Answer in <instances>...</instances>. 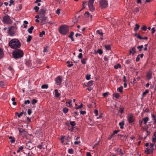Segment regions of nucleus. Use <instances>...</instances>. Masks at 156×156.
<instances>
[{
	"label": "nucleus",
	"mask_w": 156,
	"mask_h": 156,
	"mask_svg": "<svg viewBox=\"0 0 156 156\" xmlns=\"http://www.w3.org/2000/svg\"><path fill=\"white\" fill-rule=\"evenodd\" d=\"M20 41L17 39L14 38L12 39L9 43V46L12 48L17 49L21 46Z\"/></svg>",
	"instance_id": "obj_1"
},
{
	"label": "nucleus",
	"mask_w": 156,
	"mask_h": 156,
	"mask_svg": "<svg viewBox=\"0 0 156 156\" xmlns=\"http://www.w3.org/2000/svg\"><path fill=\"white\" fill-rule=\"evenodd\" d=\"M24 55L23 51L20 49L15 50L12 52V55L13 58L16 59L20 58L22 57Z\"/></svg>",
	"instance_id": "obj_2"
},
{
	"label": "nucleus",
	"mask_w": 156,
	"mask_h": 156,
	"mask_svg": "<svg viewBox=\"0 0 156 156\" xmlns=\"http://www.w3.org/2000/svg\"><path fill=\"white\" fill-rule=\"evenodd\" d=\"M69 28L66 26H60L59 29V33L63 35L66 34L69 31Z\"/></svg>",
	"instance_id": "obj_3"
},
{
	"label": "nucleus",
	"mask_w": 156,
	"mask_h": 156,
	"mask_svg": "<svg viewBox=\"0 0 156 156\" xmlns=\"http://www.w3.org/2000/svg\"><path fill=\"white\" fill-rule=\"evenodd\" d=\"M10 18V17L8 15L4 16L3 18V23L6 24H11L12 22V20Z\"/></svg>",
	"instance_id": "obj_4"
},
{
	"label": "nucleus",
	"mask_w": 156,
	"mask_h": 156,
	"mask_svg": "<svg viewBox=\"0 0 156 156\" xmlns=\"http://www.w3.org/2000/svg\"><path fill=\"white\" fill-rule=\"evenodd\" d=\"M99 3L100 7L102 9H105L108 6V2L106 0H100Z\"/></svg>",
	"instance_id": "obj_5"
},
{
	"label": "nucleus",
	"mask_w": 156,
	"mask_h": 156,
	"mask_svg": "<svg viewBox=\"0 0 156 156\" xmlns=\"http://www.w3.org/2000/svg\"><path fill=\"white\" fill-rule=\"evenodd\" d=\"M133 117V114H130L128 115L127 120L129 123H132L135 121V119Z\"/></svg>",
	"instance_id": "obj_6"
},
{
	"label": "nucleus",
	"mask_w": 156,
	"mask_h": 156,
	"mask_svg": "<svg viewBox=\"0 0 156 156\" xmlns=\"http://www.w3.org/2000/svg\"><path fill=\"white\" fill-rule=\"evenodd\" d=\"M33 148V145L30 142L27 143L25 146V148L28 150H31Z\"/></svg>",
	"instance_id": "obj_7"
},
{
	"label": "nucleus",
	"mask_w": 156,
	"mask_h": 156,
	"mask_svg": "<svg viewBox=\"0 0 156 156\" xmlns=\"http://www.w3.org/2000/svg\"><path fill=\"white\" fill-rule=\"evenodd\" d=\"M15 32L10 28L8 30V33L10 36H13L15 34Z\"/></svg>",
	"instance_id": "obj_8"
},
{
	"label": "nucleus",
	"mask_w": 156,
	"mask_h": 156,
	"mask_svg": "<svg viewBox=\"0 0 156 156\" xmlns=\"http://www.w3.org/2000/svg\"><path fill=\"white\" fill-rule=\"evenodd\" d=\"M55 81L58 85H60L62 82V78L59 76L56 79Z\"/></svg>",
	"instance_id": "obj_9"
},
{
	"label": "nucleus",
	"mask_w": 156,
	"mask_h": 156,
	"mask_svg": "<svg viewBox=\"0 0 156 156\" xmlns=\"http://www.w3.org/2000/svg\"><path fill=\"white\" fill-rule=\"evenodd\" d=\"M88 5L91 11L93 12L94 11L95 9L93 6V4L88 3Z\"/></svg>",
	"instance_id": "obj_10"
},
{
	"label": "nucleus",
	"mask_w": 156,
	"mask_h": 156,
	"mask_svg": "<svg viewBox=\"0 0 156 156\" xmlns=\"http://www.w3.org/2000/svg\"><path fill=\"white\" fill-rule=\"evenodd\" d=\"M152 73L151 71L147 72V80H149L152 78Z\"/></svg>",
	"instance_id": "obj_11"
},
{
	"label": "nucleus",
	"mask_w": 156,
	"mask_h": 156,
	"mask_svg": "<svg viewBox=\"0 0 156 156\" xmlns=\"http://www.w3.org/2000/svg\"><path fill=\"white\" fill-rule=\"evenodd\" d=\"M129 52L130 55L132 54V55H133L136 52V48L135 47H134L132 48L129 50Z\"/></svg>",
	"instance_id": "obj_12"
},
{
	"label": "nucleus",
	"mask_w": 156,
	"mask_h": 156,
	"mask_svg": "<svg viewBox=\"0 0 156 156\" xmlns=\"http://www.w3.org/2000/svg\"><path fill=\"white\" fill-rule=\"evenodd\" d=\"M153 149H149L147 148L145 152L147 154H151L153 153Z\"/></svg>",
	"instance_id": "obj_13"
},
{
	"label": "nucleus",
	"mask_w": 156,
	"mask_h": 156,
	"mask_svg": "<svg viewBox=\"0 0 156 156\" xmlns=\"http://www.w3.org/2000/svg\"><path fill=\"white\" fill-rule=\"evenodd\" d=\"M41 20L43 22L44 21L47 19V17H46L45 15H40Z\"/></svg>",
	"instance_id": "obj_14"
},
{
	"label": "nucleus",
	"mask_w": 156,
	"mask_h": 156,
	"mask_svg": "<svg viewBox=\"0 0 156 156\" xmlns=\"http://www.w3.org/2000/svg\"><path fill=\"white\" fill-rule=\"evenodd\" d=\"M74 35V32L72 31L70 33V35L69 36V37L71 39V40L72 41H74V40L73 37Z\"/></svg>",
	"instance_id": "obj_15"
},
{
	"label": "nucleus",
	"mask_w": 156,
	"mask_h": 156,
	"mask_svg": "<svg viewBox=\"0 0 156 156\" xmlns=\"http://www.w3.org/2000/svg\"><path fill=\"white\" fill-rule=\"evenodd\" d=\"M144 56L143 54H139L138 55L136 59V62H138L140 60V57L142 58Z\"/></svg>",
	"instance_id": "obj_16"
},
{
	"label": "nucleus",
	"mask_w": 156,
	"mask_h": 156,
	"mask_svg": "<svg viewBox=\"0 0 156 156\" xmlns=\"http://www.w3.org/2000/svg\"><path fill=\"white\" fill-rule=\"evenodd\" d=\"M142 120L143 121L144 124H146L147 122L149 121V118L147 117H145L142 119Z\"/></svg>",
	"instance_id": "obj_17"
},
{
	"label": "nucleus",
	"mask_w": 156,
	"mask_h": 156,
	"mask_svg": "<svg viewBox=\"0 0 156 156\" xmlns=\"http://www.w3.org/2000/svg\"><path fill=\"white\" fill-rule=\"evenodd\" d=\"M9 138L10 140V141L12 143H14L15 141V140L14 137L12 136H9Z\"/></svg>",
	"instance_id": "obj_18"
},
{
	"label": "nucleus",
	"mask_w": 156,
	"mask_h": 156,
	"mask_svg": "<svg viewBox=\"0 0 156 156\" xmlns=\"http://www.w3.org/2000/svg\"><path fill=\"white\" fill-rule=\"evenodd\" d=\"M55 97L58 98L60 96V94L58 92V90L57 89H56L55 90Z\"/></svg>",
	"instance_id": "obj_19"
},
{
	"label": "nucleus",
	"mask_w": 156,
	"mask_h": 156,
	"mask_svg": "<svg viewBox=\"0 0 156 156\" xmlns=\"http://www.w3.org/2000/svg\"><path fill=\"white\" fill-rule=\"evenodd\" d=\"M46 11V10L44 9H41L40 11V15H45Z\"/></svg>",
	"instance_id": "obj_20"
},
{
	"label": "nucleus",
	"mask_w": 156,
	"mask_h": 156,
	"mask_svg": "<svg viewBox=\"0 0 156 156\" xmlns=\"http://www.w3.org/2000/svg\"><path fill=\"white\" fill-rule=\"evenodd\" d=\"M152 141L154 143L156 142V133L154 132V133L153 136L152 137Z\"/></svg>",
	"instance_id": "obj_21"
},
{
	"label": "nucleus",
	"mask_w": 156,
	"mask_h": 156,
	"mask_svg": "<svg viewBox=\"0 0 156 156\" xmlns=\"http://www.w3.org/2000/svg\"><path fill=\"white\" fill-rule=\"evenodd\" d=\"M124 123H125L124 121L123 120L122 121V122L119 123V125L120 126V128L121 129H122L123 128H124L123 126L124 125Z\"/></svg>",
	"instance_id": "obj_22"
},
{
	"label": "nucleus",
	"mask_w": 156,
	"mask_h": 156,
	"mask_svg": "<svg viewBox=\"0 0 156 156\" xmlns=\"http://www.w3.org/2000/svg\"><path fill=\"white\" fill-rule=\"evenodd\" d=\"M34 29V27L33 26H31L28 30V32L30 33L31 34L32 33V31Z\"/></svg>",
	"instance_id": "obj_23"
},
{
	"label": "nucleus",
	"mask_w": 156,
	"mask_h": 156,
	"mask_svg": "<svg viewBox=\"0 0 156 156\" xmlns=\"http://www.w3.org/2000/svg\"><path fill=\"white\" fill-rule=\"evenodd\" d=\"M23 112H20V113H19L18 112H16L15 113V115H17L18 117V118H20L21 116L23 115Z\"/></svg>",
	"instance_id": "obj_24"
},
{
	"label": "nucleus",
	"mask_w": 156,
	"mask_h": 156,
	"mask_svg": "<svg viewBox=\"0 0 156 156\" xmlns=\"http://www.w3.org/2000/svg\"><path fill=\"white\" fill-rule=\"evenodd\" d=\"M10 28L13 30L15 32L17 29V27L16 25L11 26Z\"/></svg>",
	"instance_id": "obj_25"
},
{
	"label": "nucleus",
	"mask_w": 156,
	"mask_h": 156,
	"mask_svg": "<svg viewBox=\"0 0 156 156\" xmlns=\"http://www.w3.org/2000/svg\"><path fill=\"white\" fill-rule=\"evenodd\" d=\"M123 89V87L122 86H121L117 89V91L120 93H122L123 92L122 90Z\"/></svg>",
	"instance_id": "obj_26"
},
{
	"label": "nucleus",
	"mask_w": 156,
	"mask_h": 156,
	"mask_svg": "<svg viewBox=\"0 0 156 156\" xmlns=\"http://www.w3.org/2000/svg\"><path fill=\"white\" fill-rule=\"evenodd\" d=\"M3 56V51L1 48H0V59H1Z\"/></svg>",
	"instance_id": "obj_27"
},
{
	"label": "nucleus",
	"mask_w": 156,
	"mask_h": 156,
	"mask_svg": "<svg viewBox=\"0 0 156 156\" xmlns=\"http://www.w3.org/2000/svg\"><path fill=\"white\" fill-rule=\"evenodd\" d=\"M66 63L68 64V66L69 67H71L73 65V62H70L69 61H67Z\"/></svg>",
	"instance_id": "obj_28"
},
{
	"label": "nucleus",
	"mask_w": 156,
	"mask_h": 156,
	"mask_svg": "<svg viewBox=\"0 0 156 156\" xmlns=\"http://www.w3.org/2000/svg\"><path fill=\"white\" fill-rule=\"evenodd\" d=\"M140 25L137 24H136L135 27L134 29V31H137L140 28Z\"/></svg>",
	"instance_id": "obj_29"
},
{
	"label": "nucleus",
	"mask_w": 156,
	"mask_h": 156,
	"mask_svg": "<svg viewBox=\"0 0 156 156\" xmlns=\"http://www.w3.org/2000/svg\"><path fill=\"white\" fill-rule=\"evenodd\" d=\"M105 47L107 50H109L111 49V47L110 45H105Z\"/></svg>",
	"instance_id": "obj_30"
},
{
	"label": "nucleus",
	"mask_w": 156,
	"mask_h": 156,
	"mask_svg": "<svg viewBox=\"0 0 156 156\" xmlns=\"http://www.w3.org/2000/svg\"><path fill=\"white\" fill-rule=\"evenodd\" d=\"M121 67V66L120 64L119 63H118L116 65H115L114 66V68L115 69H117L118 68H120Z\"/></svg>",
	"instance_id": "obj_31"
},
{
	"label": "nucleus",
	"mask_w": 156,
	"mask_h": 156,
	"mask_svg": "<svg viewBox=\"0 0 156 156\" xmlns=\"http://www.w3.org/2000/svg\"><path fill=\"white\" fill-rule=\"evenodd\" d=\"M48 85L46 84H43L41 86V88L42 89H46L48 88Z\"/></svg>",
	"instance_id": "obj_32"
},
{
	"label": "nucleus",
	"mask_w": 156,
	"mask_h": 156,
	"mask_svg": "<svg viewBox=\"0 0 156 156\" xmlns=\"http://www.w3.org/2000/svg\"><path fill=\"white\" fill-rule=\"evenodd\" d=\"M113 96L116 98H118L120 95L119 94L117 93H115L113 94Z\"/></svg>",
	"instance_id": "obj_33"
},
{
	"label": "nucleus",
	"mask_w": 156,
	"mask_h": 156,
	"mask_svg": "<svg viewBox=\"0 0 156 156\" xmlns=\"http://www.w3.org/2000/svg\"><path fill=\"white\" fill-rule=\"evenodd\" d=\"M86 58H83L81 59V62L83 64H85L86 63Z\"/></svg>",
	"instance_id": "obj_34"
},
{
	"label": "nucleus",
	"mask_w": 156,
	"mask_h": 156,
	"mask_svg": "<svg viewBox=\"0 0 156 156\" xmlns=\"http://www.w3.org/2000/svg\"><path fill=\"white\" fill-rule=\"evenodd\" d=\"M62 111L64 113H66L68 112V109L66 108H64L62 109Z\"/></svg>",
	"instance_id": "obj_35"
},
{
	"label": "nucleus",
	"mask_w": 156,
	"mask_h": 156,
	"mask_svg": "<svg viewBox=\"0 0 156 156\" xmlns=\"http://www.w3.org/2000/svg\"><path fill=\"white\" fill-rule=\"evenodd\" d=\"M93 82H94V81L92 80H91V81L88 82L87 83V85L89 87H90V86H91L93 84Z\"/></svg>",
	"instance_id": "obj_36"
},
{
	"label": "nucleus",
	"mask_w": 156,
	"mask_h": 156,
	"mask_svg": "<svg viewBox=\"0 0 156 156\" xmlns=\"http://www.w3.org/2000/svg\"><path fill=\"white\" fill-rule=\"evenodd\" d=\"M135 36L140 40L143 39V37L137 34H135Z\"/></svg>",
	"instance_id": "obj_37"
},
{
	"label": "nucleus",
	"mask_w": 156,
	"mask_h": 156,
	"mask_svg": "<svg viewBox=\"0 0 156 156\" xmlns=\"http://www.w3.org/2000/svg\"><path fill=\"white\" fill-rule=\"evenodd\" d=\"M149 92V90L147 89L142 94V96L143 97H144L145 96L146 94Z\"/></svg>",
	"instance_id": "obj_38"
},
{
	"label": "nucleus",
	"mask_w": 156,
	"mask_h": 156,
	"mask_svg": "<svg viewBox=\"0 0 156 156\" xmlns=\"http://www.w3.org/2000/svg\"><path fill=\"white\" fill-rule=\"evenodd\" d=\"M28 37L27 40V42H29L31 41L32 38V37L31 35H29Z\"/></svg>",
	"instance_id": "obj_39"
},
{
	"label": "nucleus",
	"mask_w": 156,
	"mask_h": 156,
	"mask_svg": "<svg viewBox=\"0 0 156 156\" xmlns=\"http://www.w3.org/2000/svg\"><path fill=\"white\" fill-rule=\"evenodd\" d=\"M68 152L70 154H72L74 153V150L72 148H70L68 150Z\"/></svg>",
	"instance_id": "obj_40"
},
{
	"label": "nucleus",
	"mask_w": 156,
	"mask_h": 156,
	"mask_svg": "<svg viewBox=\"0 0 156 156\" xmlns=\"http://www.w3.org/2000/svg\"><path fill=\"white\" fill-rule=\"evenodd\" d=\"M124 111V108H123L120 107L119 110V111L120 112L121 114H122L123 113Z\"/></svg>",
	"instance_id": "obj_41"
},
{
	"label": "nucleus",
	"mask_w": 156,
	"mask_h": 156,
	"mask_svg": "<svg viewBox=\"0 0 156 156\" xmlns=\"http://www.w3.org/2000/svg\"><path fill=\"white\" fill-rule=\"evenodd\" d=\"M30 103V100H27L25 101L24 102V105L23 104V106L24 107L25 105L28 104H29Z\"/></svg>",
	"instance_id": "obj_42"
},
{
	"label": "nucleus",
	"mask_w": 156,
	"mask_h": 156,
	"mask_svg": "<svg viewBox=\"0 0 156 156\" xmlns=\"http://www.w3.org/2000/svg\"><path fill=\"white\" fill-rule=\"evenodd\" d=\"M97 52L100 55H102L103 53V51L101 49H99L97 50Z\"/></svg>",
	"instance_id": "obj_43"
},
{
	"label": "nucleus",
	"mask_w": 156,
	"mask_h": 156,
	"mask_svg": "<svg viewBox=\"0 0 156 156\" xmlns=\"http://www.w3.org/2000/svg\"><path fill=\"white\" fill-rule=\"evenodd\" d=\"M70 124L72 127H73L76 124L75 121H70Z\"/></svg>",
	"instance_id": "obj_44"
},
{
	"label": "nucleus",
	"mask_w": 156,
	"mask_h": 156,
	"mask_svg": "<svg viewBox=\"0 0 156 156\" xmlns=\"http://www.w3.org/2000/svg\"><path fill=\"white\" fill-rule=\"evenodd\" d=\"M119 131V130H115L114 131L113 133L111 135V137H112L114 136V135L116 134Z\"/></svg>",
	"instance_id": "obj_45"
},
{
	"label": "nucleus",
	"mask_w": 156,
	"mask_h": 156,
	"mask_svg": "<svg viewBox=\"0 0 156 156\" xmlns=\"http://www.w3.org/2000/svg\"><path fill=\"white\" fill-rule=\"evenodd\" d=\"M118 154H117V155H118L122 154V155H123L124 154V153L122 152V149L120 150L119 151V152H118Z\"/></svg>",
	"instance_id": "obj_46"
},
{
	"label": "nucleus",
	"mask_w": 156,
	"mask_h": 156,
	"mask_svg": "<svg viewBox=\"0 0 156 156\" xmlns=\"http://www.w3.org/2000/svg\"><path fill=\"white\" fill-rule=\"evenodd\" d=\"M109 94L108 92H106L105 93H104L103 94V96L104 97H106Z\"/></svg>",
	"instance_id": "obj_47"
},
{
	"label": "nucleus",
	"mask_w": 156,
	"mask_h": 156,
	"mask_svg": "<svg viewBox=\"0 0 156 156\" xmlns=\"http://www.w3.org/2000/svg\"><path fill=\"white\" fill-rule=\"evenodd\" d=\"M45 34V32L44 31H43L42 32H40L39 34V36L41 37H42L43 35Z\"/></svg>",
	"instance_id": "obj_48"
},
{
	"label": "nucleus",
	"mask_w": 156,
	"mask_h": 156,
	"mask_svg": "<svg viewBox=\"0 0 156 156\" xmlns=\"http://www.w3.org/2000/svg\"><path fill=\"white\" fill-rule=\"evenodd\" d=\"M90 75L87 74L86 77V79L87 80H89L90 79Z\"/></svg>",
	"instance_id": "obj_49"
},
{
	"label": "nucleus",
	"mask_w": 156,
	"mask_h": 156,
	"mask_svg": "<svg viewBox=\"0 0 156 156\" xmlns=\"http://www.w3.org/2000/svg\"><path fill=\"white\" fill-rule=\"evenodd\" d=\"M107 156H117L116 154H115L113 153H109Z\"/></svg>",
	"instance_id": "obj_50"
},
{
	"label": "nucleus",
	"mask_w": 156,
	"mask_h": 156,
	"mask_svg": "<svg viewBox=\"0 0 156 156\" xmlns=\"http://www.w3.org/2000/svg\"><path fill=\"white\" fill-rule=\"evenodd\" d=\"M139 11V9L138 7L136 8L134 10V12L137 13Z\"/></svg>",
	"instance_id": "obj_51"
},
{
	"label": "nucleus",
	"mask_w": 156,
	"mask_h": 156,
	"mask_svg": "<svg viewBox=\"0 0 156 156\" xmlns=\"http://www.w3.org/2000/svg\"><path fill=\"white\" fill-rule=\"evenodd\" d=\"M144 47V46L143 45H142L140 46H138L137 47V49L140 48V50H139V51H140L142 50V49Z\"/></svg>",
	"instance_id": "obj_52"
},
{
	"label": "nucleus",
	"mask_w": 156,
	"mask_h": 156,
	"mask_svg": "<svg viewBox=\"0 0 156 156\" xmlns=\"http://www.w3.org/2000/svg\"><path fill=\"white\" fill-rule=\"evenodd\" d=\"M151 117L153 120H156V116L154 114H151Z\"/></svg>",
	"instance_id": "obj_53"
},
{
	"label": "nucleus",
	"mask_w": 156,
	"mask_h": 156,
	"mask_svg": "<svg viewBox=\"0 0 156 156\" xmlns=\"http://www.w3.org/2000/svg\"><path fill=\"white\" fill-rule=\"evenodd\" d=\"M39 9V8L37 6H35L34 7V9L35 10L36 12H37L38 11Z\"/></svg>",
	"instance_id": "obj_54"
},
{
	"label": "nucleus",
	"mask_w": 156,
	"mask_h": 156,
	"mask_svg": "<svg viewBox=\"0 0 156 156\" xmlns=\"http://www.w3.org/2000/svg\"><path fill=\"white\" fill-rule=\"evenodd\" d=\"M141 29L144 31H146L147 29V27L146 26L144 25L141 27Z\"/></svg>",
	"instance_id": "obj_55"
},
{
	"label": "nucleus",
	"mask_w": 156,
	"mask_h": 156,
	"mask_svg": "<svg viewBox=\"0 0 156 156\" xmlns=\"http://www.w3.org/2000/svg\"><path fill=\"white\" fill-rule=\"evenodd\" d=\"M26 64L28 66H29L30 65V62L29 61H26Z\"/></svg>",
	"instance_id": "obj_56"
},
{
	"label": "nucleus",
	"mask_w": 156,
	"mask_h": 156,
	"mask_svg": "<svg viewBox=\"0 0 156 156\" xmlns=\"http://www.w3.org/2000/svg\"><path fill=\"white\" fill-rule=\"evenodd\" d=\"M83 57V54L82 53H79V55L78 56V58H82Z\"/></svg>",
	"instance_id": "obj_57"
},
{
	"label": "nucleus",
	"mask_w": 156,
	"mask_h": 156,
	"mask_svg": "<svg viewBox=\"0 0 156 156\" xmlns=\"http://www.w3.org/2000/svg\"><path fill=\"white\" fill-rule=\"evenodd\" d=\"M148 127L147 126H144L143 129L144 131H147Z\"/></svg>",
	"instance_id": "obj_58"
},
{
	"label": "nucleus",
	"mask_w": 156,
	"mask_h": 156,
	"mask_svg": "<svg viewBox=\"0 0 156 156\" xmlns=\"http://www.w3.org/2000/svg\"><path fill=\"white\" fill-rule=\"evenodd\" d=\"M37 102V101L34 99H33L32 101V104L35 105Z\"/></svg>",
	"instance_id": "obj_59"
},
{
	"label": "nucleus",
	"mask_w": 156,
	"mask_h": 156,
	"mask_svg": "<svg viewBox=\"0 0 156 156\" xmlns=\"http://www.w3.org/2000/svg\"><path fill=\"white\" fill-rule=\"evenodd\" d=\"M96 33L97 34H101V35H103V33L102 32H101L100 30H98L96 31Z\"/></svg>",
	"instance_id": "obj_60"
},
{
	"label": "nucleus",
	"mask_w": 156,
	"mask_h": 156,
	"mask_svg": "<svg viewBox=\"0 0 156 156\" xmlns=\"http://www.w3.org/2000/svg\"><path fill=\"white\" fill-rule=\"evenodd\" d=\"M17 129L19 130L20 133H23L25 131L23 129H22V130H21V129L19 128H17Z\"/></svg>",
	"instance_id": "obj_61"
},
{
	"label": "nucleus",
	"mask_w": 156,
	"mask_h": 156,
	"mask_svg": "<svg viewBox=\"0 0 156 156\" xmlns=\"http://www.w3.org/2000/svg\"><path fill=\"white\" fill-rule=\"evenodd\" d=\"M155 31H156V30H155L154 27H153L151 29V33H152V34H153L154 33H155Z\"/></svg>",
	"instance_id": "obj_62"
},
{
	"label": "nucleus",
	"mask_w": 156,
	"mask_h": 156,
	"mask_svg": "<svg viewBox=\"0 0 156 156\" xmlns=\"http://www.w3.org/2000/svg\"><path fill=\"white\" fill-rule=\"evenodd\" d=\"M83 107V105L82 104H81L80 106L77 107H76V109H78L80 108H82Z\"/></svg>",
	"instance_id": "obj_63"
},
{
	"label": "nucleus",
	"mask_w": 156,
	"mask_h": 156,
	"mask_svg": "<svg viewBox=\"0 0 156 156\" xmlns=\"http://www.w3.org/2000/svg\"><path fill=\"white\" fill-rule=\"evenodd\" d=\"M32 112L30 109H28L27 111V113L29 115H30Z\"/></svg>",
	"instance_id": "obj_64"
}]
</instances>
